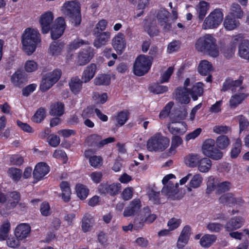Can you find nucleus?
Masks as SVG:
<instances>
[{"label":"nucleus","mask_w":249,"mask_h":249,"mask_svg":"<svg viewBox=\"0 0 249 249\" xmlns=\"http://www.w3.org/2000/svg\"><path fill=\"white\" fill-rule=\"evenodd\" d=\"M195 48L198 52L213 57H217L219 54L216 40L210 34L200 37L196 42Z\"/></svg>","instance_id":"obj_1"},{"label":"nucleus","mask_w":249,"mask_h":249,"mask_svg":"<svg viewBox=\"0 0 249 249\" xmlns=\"http://www.w3.org/2000/svg\"><path fill=\"white\" fill-rule=\"evenodd\" d=\"M40 35L37 30L27 28L22 36L21 42L25 53L31 55L35 52L37 45L40 43Z\"/></svg>","instance_id":"obj_2"},{"label":"nucleus","mask_w":249,"mask_h":249,"mask_svg":"<svg viewBox=\"0 0 249 249\" xmlns=\"http://www.w3.org/2000/svg\"><path fill=\"white\" fill-rule=\"evenodd\" d=\"M62 12L67 16L74 26H77L81 22V6L79 2L69 1L64 3Z\"/></svg>","instance_id":"obj_3"},{"label":"nucleus","mask_w":249,"mask_h":249,"mask_svg":"<svg viewBox=\"0 0 249 249\" xmlns=\"http://www.w3.org/2000/svg\"><path fill=\"white\" fill-rule=\"evenodd\" d=\"M152 61L150 56L140 54L135 59L133 67L134 74L138 76H142L146 74L150 70Z\"/></svg>","instance_id":"obj_4"},{"label":"nucleus","mask_w":249,"mask_h":249,"mask_svg":"<svg viewBox=\"0 0 249 249\" xmlns=\"http://www.w3.org/2000/svg\"><path fill=\"white\" fill-rule=\"evenodd\" d=\"M169 140L160 133L150 137L147 142L146 147L150 152H161L169 146Z\"/></svg>","instance_id":"obj_5"},{"label":"nucleus","mask_w":249,"mask_h":249,"mask_svg":"<svg viewBox=\"0 0 249 249\" xmlns=\"http://www.w3.org/2000/svg\"><path fill=\"white\" fill-rule=\"evenodd\" d=\"M62 75L61 70L56 69L52 71L48 72L42 78L39 89L43 92H46L56 83L60 79Z\"/></svg>","instance_id":"obj_6"},{"label":"nucleus","mask_w":249,"mask_h":249,"mask_svg":"<svg viewBox=\"0 0 249 249\" xmlns=\"http://www.w3.org/2000/svg\"><path fill=\"white\" fill-rule=\"evenodd\" d=\"M202 149L205 156L213 160H219L223 157V153L215 146V141L213 139H206L203 143Z\"/></svg>","instance_id":"obj_7"},{"label":"nucleus","mask_w":249,"mask_h":249,"mask_svg":"<svg viewBox=\"0 0 249 249\" xmlns=\"http://www.w3.org/2000/svg\"><path fill=\"white\" fill-rule=\"evenodd\" d=\"M244 36L242 34H239L235 36L233 38V46L231 49V52L232 53L236 48L234 44L239 41H241L238 46V53L239 56L249 61V40L243 39Z\"/></svg>","instance_id":"obj_8"},{"label":"nucleus","mask_w":249,"mask_h":249,"mask_svg":"<svg viewBox=\"0 0 249 249\" xmlns=\"http://www.w3.org/2000/svg\"><path fill=\"white\" fill-rule=\"evenodd\" d=\"M223 19L222 12L219 9H216L205 18L202 25L203 28L204 29L216 28L221 23Z\"/></svg>","instance_id":"obj_9"},{"label":"nucleus","mask_w":249,"mask_h":249,"mask_svg":"<svg viewBox=\"0 0 249 249\" xmlns=\"http://www.w3.org/2000/svg\"><path fill=\"white\" fill-rule=\"evenodd\" d=\"M115 141L114 137H108L102 140L101 135L97 134H92L87 137L85 140L86 143L89 146L96 148L97 149H101L105 145Z\"/></svg>","instance_id":"obj_10"},{"label":"nucleus","mask_w":249,"mask_h":249,"mask_svg":"<svg viewBox=\"0 0 249 249\" xmlns=\"http://www.w3.org/2000/svg\"><path fill=\"white\" fill-rule=\"evenodd\" d=\"M244 77L242 76H240L237 80H233L232 78L228 77L223 83L221 90L226 91L231 90L232 92H234L238 87H240L239 91L241 90L244 89V87L241 86Z\"/></svg>","instance_id":"obj_11"},{"label":"nucleus","mask_w":249,"mask_h":249,"mask_svg":"<svg viewBox=\"0 0 249 249\" xmlns=\"http://www.w3.org/2000/svg\"><path fill=\"white\" fill-rule=\"evenodd\" d=\"M66 28L65 19L62 17L57 18L50 29L51 37L53 40L59 38L63 34Z\"/></svg>","instance_id":"obj_12"},{"label":"nucleus","mask_w":249,"mask_h":249,"mask_svg":"<svg viewBox=\"0 0 249 249\" xmlns=\"http://www.w3.org/2000/svg\"><path fill=\"white\" fill-rule=\"evenodd\" d=\"M220 203L226 205L229 207H232L236 205L241 206L244 203V200L242 197H235L231 193H227L222 195L219 198Z\"/></svg>","instance_id":"obj_13"},{"label":"nucleus","mask_w":249,"mask_h":249,"mask_svg":"<svg viewBox=\"0 0 249 249\" xmlns=\"http://www.w3.org/2000/svg\"><path fill=\"white\" fill-rule=\"evenodd\" d=\"M94 56V49L87 47L81 50L78 54L77 64L84 66L88 64Z\"/></svg>","instance_id":"obj_14"},{"label":"nucleus","mask_w":249,"mask_h":249,"mask_svg":"<svg viewBox=\"0 0 249 249\" xmlns=\"http://www.w3.org/2000/svg\"><path fill=\"white\" fill-rule=\"evenodd\" d=\"M50 170L49 166L44 162H40L36 164L33 172V178L36 181L43 178Z\"/></svg>","instance_id":"obj_15"},{"label":"nucleus","mask_w":249,"mask_h":249,"mask_svg":"<svg viewBox=\"0 0 249 249\" xmlns=\"http://www.w3.org/2000/svg\"><path fill=\"white\" fill-rule=\"evenodd\" d=\"M53 19V16L51 12H46L41 16L39 23L41 27L42 34H46L49 33Z\"/></svg>","instance_id":"obj_16"},{"label":"nucleus","mask_w":249,"mask_h":249,"mask_svg":"<svg viewBox=\"0 0 249 249\" xmlns=\"http://www.w3.org/2000/svg\"><path fill=\"white\" fill-rule=\"evenodd\" d=\"M112 45L118 54H122L125 49L126 43L124 35L119 33L112 39Z\"/></svg>","instance_id":"obj_17"},{"label":"nucleus","mask_w":249,"mask_h":249,"mask_svg":"<svg viewBox=\"0 0 249 249\" xmlns=\"http://www.w3.org/2000/svg\"><path fill=\"white\" fill-rule=\"evenodd\" d=\"M175 98L181 104H188L190 102L188 88L178 87L175 90Z\"/></svg>","instance_id":"obj_18"},{"label":"nucleus","mask_w":249,"mask_h":249,"mask_svg":"<svg viewBox=\"0 0 249 249\" xmlns=\"http://www.w3.org/2000/svg\"><path fill=\"white\" fill-rule=\"evenodd\" d=\"M141 202L139 199H134L124 209L123 215L124 217L133 216L137 214L141 208Z\"/></svg>","instance_id":"obj_19"},{"label":"nucleus","mask_w":249,"mask_h":249,"mask_svg":"<svg viewBox=\"0 0 249 249\" xmlns=\"http://www.w3.org/2000/svg\"><path fill=\"white\" fill-rule=\"evenodd\" d=\"M141 202L139 199H134L124 209L123 215L124 217L133 216L137 214L141 208Z\"/></svg>","instance_id":"obj_20"},{"label":"nucleus","mask_w":249,"mask_h":249,"mask_svg":"<svg viewBox=\"0 0 249 249\" xmlns=\"http://www.w3.org/2000/svg\"><path fill=\"white\" fill-rule=\"evenodd\" d=\"M93 34L95 36L93 45L96 48H100L106 45L110 37V33L107 31L98 32V34L93 33Z\"/></svg>","instance_id":"obj_21"},{"label":"nucleus","mask_w":249,"mask_h":249,"mask_svg":"<svg viewBox=\"0 0 249 249\" xmlns=\"http://www.w3.org/2000/svg\"><path fill=\"white\" fill-rule=\"evenodd\" d=\"M59 187L61 193L59 196L61 197L62 200L65 203H68L71 199V190L70 183L67 181H62L59 184Z\"/></svg>","instance_id":"obj_22"},{"label":"nucleus","mask_w":249,"mask_h":249,"mask_svg":"<svg viewBox=\"0 0 249 249\" xmlns=\"http://www.w3.org/2000/svg\"><path fill=\"white\" fill-rule=\"evenodd\" d=\"M30 231L31 227L29 224L21 223L16 228L15 235L18 240H22L28 236Z\"/></svg>","instance_id":"obj_23"},{"label":"nucleus","mask_w":249,"mask_h":249,"mask_svg":"<svg viewBox=\"0 0 249 249\" xmlns=\"http://www.w3.org/2000/svg\"><path fill=\"white\" fill-rule=\"evenodd\" d=\"M64 111L65 106L64 103L57 101L51 104L49 114L52 116L60 117L64 113Z\"/></svg>","instance_id":"obj_24"},{"label":"nucleus","mask_w":249,"mask_h":249,"mask_svg":"<svg viewBox=\"0 0 249 249\" xmlns=\"http://www.w3.org/2000/svg\"><path fill=\"white\" fill-rule=\"evenodd\" d=\"M223 25L227 31H232L235 29L240 25L238 18L234 17L232 14H229L226 16Z\"/></svg>","instance_id":"obj_25"},{"label":"nucleus","mask_w":249,"mask_h":249,"mask_svg":"<svg viewBox=\"0 0 249 249\" xmlns=\"http://www.w3.org/2000/svg\"><path fill=\"white\" fill-rule=\"evenodd\" d=\"M83 82L78 76L71 77L69 82L71 92L75 95L79 94L82 89Z\"/></svg>","instance_id":"obj_26"},{"label":"nucleus","mask_w":249,"mask_h":249,"mask_svg":"<svg viewBox=\"0 0 249 249\" xmlns=\"http://www.w3.org/2000/svg\"><path fill=\"white\" fill-rule=\"evenodd\" d=\"M244 219L240 216L231 218L226 224L225 228L227 231H231L242 227Z\"/></svg>","instance_id":"obj_27"},{"label":"nucleus","mask_w":249,"mask_h":249,"mask_svg":"<svg viewBox=\"0 0 249 249\" xmlns=\"http://www.w3.org/2000/svg\"><path fill=\"white\" fill-rule=\"evenodd\" d=\"M26 79L25 74L21 71L18 70L11 76V81L15 87H20L25 84Z\"/></svg>","instance_id":"obj_28"},{"label":"nucleus","mask_w":249,"mask_h":249,"mask_svg":"<svg viewBox=\"0 0 249 249\" xmlns=\"http://www.w3.org/2000/svg\"><path fill=\"white\" fill-rule=\"evenodd\" d=\"M203 84L201 82H197L193 85L192 88L188 89L189 94L193 101H196L198 97L203 95L204 92Z\"/></svg>","instance_id":"obj_29"},{"label":"nucleus","mask_w":249,"mask_h":249,"mask_svg":"<svg viewBox=\"0 0 249 249\" xmlns=\"http://www.w3.org/2000/svg\"><path fill=\"white\" fill-rule=\"evenodd\" d=\"M249 96V93H239L231 96L230 101V106L231 108H235L239 104Z\"/></svg>","instance_id":"obj_30"},{"label":"nucleus","mask_w":249,"mask_h":249,"mask_svg":"<svg viewBox=\"0 0 249 249\" xmlns=\"http://www.w3.org/2000/svg\"><path fill=\"white\" fill-rule=\"evenodd\" d=\"M96 69V65L94 63L90 64L86 68L82 76V79L84 83L89 82L94 77Z\"/></svg>","instance_id":"obj_31"},{"label":"nucleus","mask_w":249,"mask_h":249,"mask_svg":"<svg viewBox=\"0 0 249 249\" xmlns=\"http://www.w3.org/2000/svg\"><path fill=\"white\" fill-rule=\"evenodd\" d=\"M129 111L126 109L118 112L114 117V119L116 122V126L120 127L124 125L129 119Z\"/></svg>","instance_id":"obj_32"},{"label":"nucleus","mask_w":249,"mask_h":249,"mask_svg":"<svg viewBox=\"0 0 249 249\" xmlns=\"http://www.w3.org/2000/svg\"><path fill=\"white\" fill-rule=\"evenodd\" d=\"M94 222V218L89 213H85L81 221V229L84 232L89 231Z\"/></svg>","instance_id":"obj_33"},{"label":"nucleus","mask_w":249,"mask_h":249,"mask_svg":"<svg viewBox=\"0 0 249 249\" xmlns=\"http://www.w3.org/2000/svg\"><path fill=\"white\" fill-rule=\"evenodd\" d=\"M198 71L202 75H207L213 70L212 64L207 60H201L197 69Z\"/></svg>","instance_id":"obj_34"},{"label":"nucleus","mask_w":249,"mask_h":249,"mask_svg":"<svg viewBox=\"0 0 249 249\" xmlns=\"http://www.w3.org/2000/svg\"><path fill=\"white\" fill-rule=\"evenodd\" d=\"M216 235L206 234L203 235L199 241L200 245L204 248L210 247L216 240Z\"/></svg>","instance_id":"obj_35"},{"label":"nucleus","mask_w":249,"mask_h":249,"mask_svg":"<svg viewBox=\"0 0 249 249\" xmlns=\"http://www.w3.org/2000/svg\"><path fill=\"white\" fill-rule=\"evenodd\" d=\"M111 77L109 74H98L94 80V83L97 86H108L110 84Z\"/></svg>","instance_id":"obj_36"},{"label":"nucleus","mask_w":249,"mask_h":249,"mask_svg":"<svg viewBox=\"0 0 249 249\" xmlns=\"http://www.w3.org/2000/svg\"><path fill=\"white\" fill-rule=\"evenodd\" d=\"M197 166L198 170L202 173L208 172L211 168L212 161L208 158L200 159Z\"/></svg>","instance_id":"obj_37"},{"label":"nucleus","mask_w":249,"mask_h":249,"mask_svg":"<svg viewBox=\"0 0 249 249\" xmlns=\"http://www.w3.org/2000/svg\"><path fill=\"white\" fill-rule=\"evenodd\" d=\"M215 144L220 150L225 149L230 144V140L226 135H220L218 136L215 141Z\"/></svg>","instance_id":"obj_38"},{"label":"nucleus","mask_w":249,"mask_h":249,"mask_svg":"<svg viewBox=\"0 0 249 249\" xmlns=\"http://www.w3.org/2000/svg\"><path fill=\"white\" fill-rule=\"evenodd\" d=\"M200 160V157L197 154H190L184 158L185 163L189 167H195Z\"/></svg>","instance_id":"obj_39"},{"label":"nucleus","mask_w":249,"mask_h":249,"mask_svg":"<svg viewBox=\"0 0 249 249\" xmlns=\"http://www.w3.org/2000/svg\"><path fill=\"white\" fill-rule=\"evenodd\" d=\"M64 47V43L61 42L54 41L52 42L49 48V53L53 56L60 54Z\"/></svg>","instance_id":"obj_40"},{"label":"nucleus","mask_w":249,"mask_h":249,"mask_svg":"<svg viewBox=\"0 0 249 249\" xmlns=\"http://www.w3.org/2000/svg\"><path fill=\"white\" fill-rule=\"evenodd\" d=\"M46 116V112L45 108L40 107L36 111L32 117V120L34 123L37 124L41 123Z\"/></svg>","instance_id":"obj_41"},{"label":"nucleus","mask_w":249,"mask_h":249,"mask_svg":"<svg viewBox=\"0 0 249 249\" xmlns=\"http://www.w3.org/2000/svg\"><path fill=\"white\" fill-rule=\"evenodd\" d=\"M75 190L77 196L81 200H85L89 193V190L87 187L82 184H77L75 186Z\"/></svg>","instance_id":"obj_42"},{"label":"nucleus","mask_w":249,"mask_h":249,"mask_svg":"<svg viewBox=\"0 0 249 249\" xmlns=\"http://www.w3.org/2000/svg\"><path fill=\"white\" fill-rule=\"evenodd\" d=\"M242 145L241 140L240 138L237 139L233 144V147L231 151V157L232 159H235L239 156L242 150Z\"/></svg>","instance_id":"obj_43"},{"label":"nucleus","mask_w":249,"mask_h":249,"mask_svg":"<svg viewBox=\"0 0 249 249\" xmlns=\"http://www.w3.org/2000/svg\"><path fill=\"white\" fill-rule=\"evenodd\" d=\"M22 173V171L21 169L15 167H10L7 171L8 176L16 182L20 179Z\"/></svg>","instance_id":"obj_44"},{"label":"nucleus","mask_w":249,"mask_h":249,"mask_svg":"<svg viewBox=\"0 0 249 249\" xmlns=\"http://www.w3.org/2000/svg\"><path fill=\"white\" fill-rule=\"evenodd\" d=\"M159 83H154L150 86V89L152 92L157 94H162L167 92L168 88L166 86L160 85Z\"/></svg>","instance_id":"obj_45"},{"label":"nucleus","mask_w":249,"mask_h":249,"mask_svg":"<svg viewBox=\"0 0 249 249\" xmlns=\"http://www.w3.org/2000/svg\"><path fill=\"white\" fill-rule=\"evenodd\" d=\"M10 223L9 221L4 222L0 227V241L6 239L10 230Z\"/></svg>","instance_id":"obj_46"},{"label":"nucleus","mask_w":249,"mask_h":249,"mask_svg":"<svg viewBox=\"0 0 249 249\" xmlns=\"http://www.w3.org/2000/svg\"><path fill=\"white\" fill-rule=\"evenodd\" d=\"M202 181V178L199 174H196L191 178L190 183L189 187L188 190L189 191L192 190L191 188H196L199 187Z\"/></svg>","instance_id":"obj_47"},{"label":"nucleus","mask_w":249,"mask_h":249,"mask_svg":"<svg viewBox=\"0 0 249 249\" xmlns=\"http://www.w3.org/2000/svg\"><path fill=\"white\" fill-rule=\"evenodd\" d=\"M90 165L94 168H99L102 166L103 159L101 156L93 155L89 160Z\"/></svg>","instance_id":"obj_48"},{"label":"nucleus","mask_w":249,"mask_h":249,"mask_svg":"<svg viewBox=\"0 0 249 249\" xmlns=\"http://www.w3.org/2000/svg\"><path fill=\"white\" fill-rule=\"evenodd\" d=\"M169 12L165 9L160 10L157 14V18L159 24L167 22L168 21Z\"/></svg>","instance_id":"obj_49"},{"label":"nucleus","mask_w":249,"mask_h":249,"mask_svg":"<svg viewBox=\"0 0 249 249\" xmlns=\"http://www.w3.org/2000/svg\"><path fill=\"white\" fill-rule=\"evenodd\" d=\"M243 11L238 3H233L231 6V12L229 14L234 15L237 18H241L243 16Z\"/></svg>","instance_id":"obj_50"},{"label":"nucleus","mask_w":249,"mask_h":249,"mask_svg":"<svg viewBox=\"0 0 249 249\" xmlns=\"http://www.w3.org/2000/svg\"><path fill=\"white\" fill-rule=\"evenodd\" d=\"M148 195L149 200L153 204L159 205L161 203L160 192H156L152 189L149 192Z\"/></svg>","instance_id":"obj_51"},{"label":"nucleus","mask_w":249,"mask_h":249,"mask_svg":"<svg viewBox=\"0 0 249 249\" xmlns=\"http://www.w3.org/2000/svg\"><path fill=\"white\" fill-rule=\"evenodd\" d=\"M231 183L229 181H225L217 184L216 194H221L230 190Z\"/></svg>","instance_id":"obj_52"},{"label":"nucleus","mask_w":249,"mask_h":249,"mask_svg":"<svg viewBox=\"0 0 249 249\" xmlns=\"http://www.w3.org/2000/svg\"><path fill=\"white\" fill-rule=\"evenodd\" d=\"M208 10V3L201 1L200 2V6L198 10V17L200 21H202L205 18Z\"/></svg>","instance_id":"obj_53"},{"label":"nucleus","mask_w":249,"mask_h":249,"mask_svg":"<svg viewBox=\"0 0 249 249\" xmlns=\"http://www.w3.org/2000/svg\"><path fill=\"white\" fill-rule=\"evenodd\" d=\"M180 42L179 40H174L168 45L167 52L171 53L178 51L180 47Z\"/></svg>","instance_id":"obj_54"},{"label":"nucleus","mask_w":249,"mask_h":249,"mask_svg":"<svg viewBox=\"0 0 249 249\" xmlns=\"http://www.w3.org/2000/svg\"><path fill=\"white\" fill-rule=\"evenodd\" d=\"M38 69L37 63L34 60H28L25 62L24 70L27 72H32Z\"/></svg>","instance_id":"obj_55"},{"label":"nucleus","mask_w":249,"mask_h":249,"mask_svg":"<svg viewBox=\"0 0 249 249\" xmlns=\"http://www.w3.org/2000/svg\"><path fill=\"white\" fill-rule=\"evenodd\" d=\"M174 71V68L172 67H169L167 70L162 74L160 77V83L162 84L168 82L171 76Z\"/></svg>","instance_id":"obj_56"},{"label":"nucleus","mask_w":249,"mask_h":249,"mask_svg":"<svg viewBox=\"0 0 249 249\" xmlns=\"http://www.w3.org/2000/svg\"><path fill=\"white\" fill-rule=\"evenodd\" d=\"M41 214L44 216H47L51 214V208L49 203L47 201H43L40 206Z\"/></svg>","instance_id":"obj_57"},{"label":"nucleus","mask_w":249,"mask_h":249,"mask_svg":"<svg viewBox=\"0 0 249 249\" xmlns=\"http://www.w3.org/2000/svg\"><path fill=\"white\" fill-rule=\"evenodd\" d=\"M88 41H84L82 39L77 38L74 39L70 45L69 49L71 50H74L79 48L84 44H88Z\"/></svg>","instance_id":"obj_58"},{"label":"nucleus","mask_w":249,"mask_h":249,"mask_svg":"<svg viewBox=\"0 0 249 249\" xmlns=\"http://www.w3.org/2000/svg\"><path fill=\"white\" fill-rule=\"evenodd\" d=\"M9 160L12 165L18 166H21L24 162L23 157L19 155H12Z\"/></svg>","instance_id":"obj_59"},{"label":"nucleus","mask_w":249,"mask_h":249,"mask_svg":"<svg viewBox=\"0 0 249 249\" xmlns=\"http://www.w3.org/2000/svg\"><path fill=\"white\" fill-rule=\"evenodd\" d=\"M174 184L171 181H169L166 186L164 185L161 190V193L162 194L169 196L174 194Z\"/></svg>","instance_id":"obj_60"},{"label":"nucleus","mask_w":249,"mask_h":249,"mask_svg":"<svg viewBox=\"0 0 249 249\" xmlns=\"http://www.w3.org/2000/svg\"><path fill=\"white\" fill-rule=\"evenodd\" d=\"M94 109L93 107L89 106L83 109L81 116L83 119H89L94 117Z\"/></svg>","instance_id":"obj_61"},{"label":"nucleus","mask_w":249,"mask_h":249,"mask_svg":"<svg viewBox=\"0 0 249 249\" xmlns=\"http://www.w3.org/2000/svg\"><path fill=\"white\" fill-rule=\"evenodd\" d=\"M109 195L114 196L118 194L121 190V185L119 183H112L109 185Z\"/></svg>","instance_id":"obj_62"},{"label":"nucleus","mask_w":249,"mask_h":249,"mask_svg":"<svg viewBox=\"0 0 249 249\" xmlns=\"http://www.w3.org/2000/svg\"><path fill=\"white\" fill-rule=\"evenodd\" d=\"M183 142L181 138L178 135L173 136L171 140V145L170 148V150H174L181 145Z\"/></svg>","instance_id":"obj_63"},{"label":"nucleus","mask_w":249,"mask_h":249,"mask_svg":"<svg viewBox=\"0 0 249 249\" xmlns=\"http://www.w3.org/2000/svg\"><path fill=\"white\" fill-rule=\"evenodd\" d=\"M217 184L215 182L214 178L211 177L209 178L207 183L206 193L210 194L212 191L215 189H217Z\"/></svg>","instance_id":"obj_64"}]
</instances>
